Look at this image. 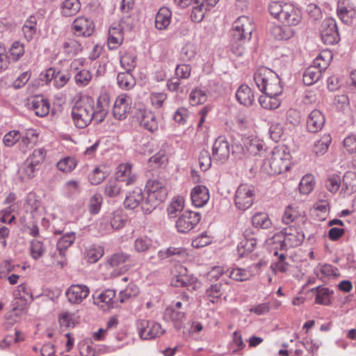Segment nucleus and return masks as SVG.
I'll use <instances>...</instances> for the list:
<instances>
[{
  "label": "nucleus",
  "mask_w": 356,
  "mask_h": 356,
  "mask_svg": "<svg viewBox=\"0 0 356 356\" xmlns=\"http://www.w3.org/2000/svg\"><path fill=\"white\" fill-rule=\"evenodd\" d=\"M315 302L320 305H328L330 304V296L332 293L326 287H317Z\"/></svg>",
  "instance_id": "obj_56"
},
{
  "label": "nucleus",
  "mask_w": 356,
  "mask_h": 356,
  "mask_svg": "<svg viewBox=\"0 0 356 356\" xmlns=\"http://www.w3.org/2000/svg\"><path fill=\"white\" fill-rule=\"evenodd\" d=\"M140 125L150 132H154L158 129V122L154 113L148 110L140 112Z\"/></svg>",
  "instance_id": "obj_31"
},
{
  "label": "nucleus",
  "mask_w": 356,
  "mask_h": 356,
  "mask_svg": "<svg viewBox=\"0 0 356 356\" xmlns=\"http://www.w3.org/2000/svg\"><path fill=\"white\" fill-rule=\"evenodd\" d=\"M356 192V173L346 172L341 179V188L340 195L342 197L350 196Z\"/></svg>",
  "instance_id": "obj_23"
},
{
  "label": "nucleus",
  "mask_w": 356,
  "mask_h": 356,
  "mask_svg": "<svg viewBox=\"0 0 356 356\" xmlns=\"http://www.w3.org/2000/svg\"><path fill=\"white\" fill-rule=\"evenodd\" d=\"M185 207V199L178 195L172 197L167 207V213L170 218H175L178 213L183 211Z\"/></svg>",
  "instance_id": "obj_35"
},
{
  "label": "nucleus",
  "mask_w": 356,
  "mask_h": 356,
  "mask_svg": "<svg viewBox=\"0 0 356 356\" xmlns=\"http://www.w3.org/2000/svg\"><path fill=\"white\" fill-rule=\"evenodd\" d=\"M152 245V239L147 236L137 238L134 243V248L137 252H145L147 251Z\"/></svg>",
  "instance_id": "obj_60"
},
{
  "label": "nucleus",
  "mask_w": 356,
  "mask_h": 356,
  "mask_svg": "<svg viewBox=\"0 0 356 356\" xmlns=\"http://www.w3.org/2000/svg\"><path fill=\"white\" fill-rule=\"evenodd\" d=\"M29 300L19 296H15L13 303V311L16 316H20L26 312L28 309Z\"/></svg>",
  "instance_id": "obj_53"
},
{
  "label": "nucleus",
  "mask_w": 356,
  "mask_h": 356,
  "mask_svg": "<svg viewBox=\"0 0 356 356\" xmlns=\"http://www.w3.org/2000/svg\"><path fill=\"white\" fill-rule=\"evenodd\" d=\"M29 105L37 116L42 118L49 113V102L42 95H36L31 98Z\"/></svg>",
  "instance_id": "obj_18"
},
{
  "label": "nucleus",
  "mask_w": 356,
  "mask_h": 356,
  "mask_svg": "<svg viewBox=\"0 0 356 356\" xmlns=\"http://www.w3.org/2000/svg\"><path fill=\"white\" fill-rule=\"evenodd\" d=\"M279 95H270L265 94L261 95L259 98L260 105L265 109H276L281 104L280 100L278 99Z\"/></svg>",
  "instance_id": "obj_43"
},
{
  "label": "nucleus",
  "mask_w": 356,
  "mask_h": 356,
  "mask_svg": "<svg viewBox=\"0 0 356 356\" xmlns=\"http://www.w3.org/2000/svg\"><path fill=\"white\" fill-rule=\"evenodd\" d=\"M332 143V137L330 134H324L321 138L316 140L313 147V152L316 155L325 154Z\"/></svg>",
  "instance_id": "obj_38"
},
{
  "label": "nucleus",
  "mask_w": 356,
  "mask_h": 356,
  "mask_svg": "<svg viewBox=\"0 0 356 356\" xmlns=\"http://www.w3.org/2000/svg\"><path fill=\"white\" fill-rule=\"evenodd\" d=\"M75 234L68 233L62 236L57 243V252H64L70 247L75 241Z\"/></svg>",
  "instance_id": "obj_61"
},
{
  "label": "nucleus",
  "mask_w": 356,
  "mask_h": 356,
  "mask_svg": "<svg viewBox=\"0 0 356 356\" xmlns=\"http://www.w3.org/2000/svg\"><path fill=\"white\" fill-rule=\"evenodd\" d=\"M109 104L110 98L108 95L105 93L100 95L97 102L96 108H95L94 120L97 122L103 121L108 113Z\"/></svg>",
  "instance_id": "obj_25"
},
{
  "label": "nucleus",
  "mask_w": 356,
  "mask_h": 356,
  "mask_svg": "<svg viewBox=\"0 0 356 356\" xmlns=\"http://www.w3.org/2000/svg\"><path fill=\"white\" fill-rule=\"evenodd\" d=\"M307 220L305 211L296 204H289L286 207L282 217V222L286 225L293 222L303 225L306 222Z\"/></svg>",
  "instance_id": "obj_11"
},
{
  "label": "nucleus",
  "mask_w": 356,
  "mask_h": 356,
  "mask_svg": "<svg viewBox=\"0 0 356 356\" xmlns=\"http://www.w3.org/2000/svg\"><path fill=\"white\" fill-rule=\"evenodd\" d=\"M138 293V287L134 283H129L124 290L120 292V302H124L129 298L136 297Z\"/></svg>",
  "instance_id": "obj_62"
},
{
  "label": "nucleus",
  "mask_w": 356,
  "mask_h": 356,
  "mask_svg": "<svg viewBox=\"0 0 356 356\" xmlns=\"http://www.w3.org/2000/svg\"><path fill=\"white\" fill-rule=\"evenodd\" d=\"M81 9L79 0H65L60 5V13L64 17L75 15Z\"/></svg>",
  "instance_id": "obj_34"
},
{
  "label": "nucleus",
  "mask_w": 356,
  "mask_h": 356,
  "mask_svg": "<svg viewBox=\"0 0 356 356\" xmlns=\"http://www.w3.org/2000/svg\"><path fill=\"white\" fill-rule=\"evenodd\" d=\"M145 191L147 197L143 204V211L145 213H149L165 201L168 195V190L164 181L152 179L147 182Z\"/></svg>",
  "instance_id": "obj_2"
},
{
  "label": "nucleus",
  "mask_w": 356,
  "mask_h": 356,
  "mask_svg": "<svg viewBox=\"0 0 356 356\" xmlns=\"http://www.w3.org/2000/svg\"><path fill=\"white\" fill-rule=\"evenodd\" d=\"M321 36L325 44H334L340 40L336 21L332 18H327L321 24Z\"/></svg>",
  "instance_id": "obj_10"
},
{
  "label": "nucleus",
  "mask_w": 356,
  "mask_h": 356,
  "mask_svg": "<svg viewBox=\"0 0 356 356\" xmlns=\"http://www.w3.org/2000/svg\"><path fill=\"white\" fill-rule=\"evenodd\" d=\"M255 196L254 188L252 185L242 184L237 188L234 195V203L236 208L245 211L253 204Z\"/></svg>",
  "instance_id": "obj_6"
},
{
  "label": "nucleus",
  "mask_w": 356,
  "mask_h": 356,
  "mask_svg": "<svg viewBox=\"0 0 356 356\" xmlns=\"http://www.w3.org/2000/svg\"><path fill=\"white\" fill-rule=\"evenodd\" d=\"M325 188L332 194L340 193L341 188V178L337 174H332L327 177L325 181Z\"/></svg>",
  "instance_id": "obj_47"
},
{
  "label": "nucleus",
  "mask_w": 356,
  "mask_h": 356,
  "mask_svg": "<svg viewBox=\"0 0 356 356\" xmlns=\"http://www.w3.org/2000/svg\"><path fill=\"white\" fill-rule=\"evenodd\" d=\"M131 97L126 94H120L117 97L113 104V117L119 120L125 119L131 111Z\"/></svg>",
  "instance_id": "obj_13"
},
{
  "label": "nucleus",
  "mask_w": 356,
  "mask_h": 356,
  "mask_svg": "<svg viewBox=\"0 0 356 356\" xmlns=\"http://www.w3.org/2000/svg\"><path fill=\"white\" fill-rule=\"evenodd\" d=\"M208 99L207 92L198 87L193 88L189 94V102L191 106H199L204 104Z\"/></svg>",
  "instance_id": "obj_40"
},
{
  "label": "nucleus",
  "mask_w": 356,
  "mask_h": 356,
  "mask_svg": "<svg viewBox=\"0 0 356 356\" xmlns=\"http://www.w3.org/2000/svg\"><path fill=\"white\" fill-rule=\"evenodd\" d=\"M104 253V248L101 245H92L86 250V258L90 263H96Z\"/></svg>",
  "instance_id": "obj_48"
},
{
  "label": "nucleus",
  "mask_w": 356,
  "mask_h": 356,
  "mask_svg": "<svg viewBox=\"0 0 356 356\" xmlns=\"http://www.w3.org/2000/svg\"><path fill=\"white\" fill-rule=\"evenodd\" d=\"M38 135L35 129H30L21 134V143L26 147H33L38 142Z\"/></svg>",
  "instance_id": "obj_55"
},
{
  "label": "nucleus",
  "mask_w": 356,
  "mask_h": 356,
  "mask_svg": "<svg viewBox=\"0 0 356 356\" xmlns=\"http://www.w3.org/2000/svg\"><path fill=\"white\" fill-rule=\"evenodd\" d=\"M92 75L89 70H81L74 76L76 84L79 87H84L89 84L92 80Z\"/></svg>",
  "instance_id": "obj_63"
},
{
  "label": "nucleus",
  "mask_w": 356,
  "mask_h": 356,
  "mask_svg": "<svg viewBox=\"0 0 356 356\" xmlns=\"http://www.w3.org/2000/svg\"><path fill=\"white\" fill-rule=\"evenodd\" d=\"M37 31V19L35 16L31 15L25 21L23 26L22 31L25 38L30 41L33 39Z\"/></svg>",
  "instance_id": "obj_42"
},
{
  "label": "nucleus",
  "mask_w": 356,
  "mask_h": 356,
  "mask_svg": "<svg viewBox=\"0 0 356 356\" xmlns=\"http://www.w3.org/2000/svg\"><path fill=\"white\" fill-rule=\"evenodd\" d=\"M115 291L112 289H106L102 291L96 298L95 302L104 309L114 307L115 302Z\"/></svg>",
  "instance_id": "obj_32"
},
{
  "label": "nucleus",
  "mask_w": 356,
  "mask_h": 356,
  "mask_svg": "<svg viewBox=\"0 0 356 356\" xmlns=\"http://www.w3.org/2000/svg\"><path fill=\"white\" fill-rule=\"evenodd\" d=\"M291 156L284 146L275 147L268 159L270 173L278 175L290 168Z\"/></svg>",
  "instance_id": "obj_4"
},
{
  "label": "nucleus",
  "mask_w": 356,
  "mask_h": 356,
  "mask_svg": "<svg viewBox=\"0 0 356 356\" xmlns=\"http://www.w3.org/2000/svg\"><path fill=\"white\" fill-rule=\"evenodd\" d=\"M149 162L155 167H165L168 164V157L165 150H160L149 158Z\"/></svg>",
  "instance_id": "obj_64"
},
{
  "label": "nucleus",
  "mask_w": 356,
  "mask_h": 356,
  "mask_svg": "<svg viewBox=\"0 0 356 356\" xmlns=\"http://www.w3.org/2000/svg\"><path fill=\"white\" fill-rule=\"evenodd\" d=\"M117 83L122 89L129 90L135 85V79L129 72H120L117 76Z\"/></svg>",
  "instance_id": "obj_51"
},
{
  "label": "nucleus",
  "mask_w": 356,
  "mask_h": 356,
  "mask_svg": "<svg viewBox=\"0 0 356 356\" xmlns=\"http://www.w3.org/2000/svg\"><path fill=\"white\" fill-rule=\"evenodd\" d=\"M46 156L47 151L44 148H37L32 152L26 161L38 170Z\"/></svg>",
  "instance_id": "obj_45"
},
{
  "label": "nucleus",
  "mask_w": 356,
  "mask_h": 356,
  "mask_svg": "<svg viewBox=\"0 0 356 356\" xmlns=\"http://www.w3.org/2000/svg\"><path fill=\"white\" fill-rule=\"evenodd\" d=\"M316 181L314 177L311 174L305 175L299 184V190L302 194L308 195L314 188Z\"/></svg>",
  "instance_id": "obj_49"
},
{
  "label": "nucleus",
  "mask_w": 356,
  "mask_h": 356,
  "mask_svg": "<svg viewBox=\"0 0 356 356\" xmlns=\"http://www.w3.org/2000/svg\"><path fill=\"white\" fill-rule=\"evenodd\" d=\"M230 154V145L225 136L218 137L212 146V158L214 162L224 163Z\"/></svg>",
  "instance_id": "obj_12"
},
{
  "label": "nucleus",
  "mask_w": 356,
  "mask_h": 356,
  "mask_svg": "<svg viewBox=\"0 0 356 356\" xmlns=\"http://www.w3.org/2000/svg\"><path fill=\"white\" fill-rule=\"evenodd\" d=\"M274 254L277 256V261L271 264V269L275 273H286L290 267V264L288 261L289 259L284 254H279L277 251L275 252Z\"/></svg>",
  "instance_id": "obj_46"
},
{
  "label": "nucleus",
  "mask_w": 356,
  "mask_h": 356,
  "mask_svg": "<svg viewBox=\"0 0 356 356\" xmlns=\"http://www.w3.org/2000/svg\"><path fill=\"white\" fill-rule=\"evenodd\" d=\"M302 18V12L298 7L291 3H284L280 19L282 24L293 27L300 23Z\"/></svg>",
  "instance_id": "obj_14"
},
{
  "label": "nucleus",
  "mask_w": 356,
  "mask_h": 356,
  "mask_svg": "<svg viewBox=\"0 0 356 356\" xmlns=\"http://www.w3.org/2000/svg\"><path fill=\"white\" fill-rule=\"evenodd\" d=\"M95 102L86 96L77 101L72 110V117L75 126L79 129L86 127L94 119Z\"/></svg>",
  "instance_id": "obj_3"
},
{
  "label": "nucleus",
  "mask_w": 356,
  "mask_h": 356,
  "mask_svg": "<svg viewBox=\"0 0 356 356\" xmlns=\"http://www.w3.org/2000/svg\"><path fill=\"white\" fill-rule=\"evenodd\" d=\"M71 30L78 37H89L95 30L93 22L86 17H76L72 22Z\"/></svg>",
  "instance_id": "obj_15"
},
{
  "label": "nucleus",
  "mask_w": 356,
  "mask_h": 356,
  "mask_svg": "<svg viewBox=\"0 0 356 356\" xmlns=\"http://www.w3.org/2000/svg\"><path fill=\"white\" fill-rule=\"evenodd\" d=\"M254 82L258 88L265 94L280 95L282 86L278 75L270 69L261 67L254 74Z\"/></svg>",
  "instance_id": "obj_1"
},
{
  "label": "nucleus",
  "mask_w": 356,
  "mask_h": 356,
  "mask_svg": "<svg viewBox=\"0 0 356 356\" xmlns=\"http://www.w3.org/2000/svg\"><path fill=\"white\" fill-rule=\"evenodd\" d=\"M136 326L138 329L141 338L151 339L161 336L165 330L161 324L148 321L145 319H139L136 321Z\"/></svg>",
  "instance_id": "obj_9"
},
{
  "label": "nucleus",
  "mask_w": 356,
  "mask_h": 356,
  "mask_svg": "<svg viewBox=\"0 0 356 356\" xmlns=\"http://www.w3.org/2000/svg\"><path fill=\"white\" fill-rule=\"evenodd\" d=\"M201 215L193 211H184L176 221V228L180 233H188L194 229L200 222Z\"/></svg>",
  "instance_id": "obj_8"
},
{
  "label": "nucleus",
  "mask_w": 356,
  "mask_h": 356,
  "mask_svg": "<svg viewBox=\"0 0 356 356\" xmlns=\"http://www.w3.org/2000/svg\"><path fill=\"white\" fill-rule=\"evenodd\" d=\"M145 200L142 189L136 187L127 195L124 201V206L127 209H134L140 205L143 209Z\"/></svg>",
  "instance_id": "obj_21"
},
{
  "label": "nucleus",
  "mask_w": 356,
  "mask_h": 356,
  "mask_svg": "<svg viewBox=\"0 0 356 356\" xmlns=\"http://www.w3.org/2000/svg\"><path fill=\"white\" fill-rule=\"evenodd\" d=\"M223 284L216 283L209 286L205 292L206 298L212 303H216L223 294Z\"/></svg>",
  "instance_id": "obj_44"
},
{
  "label": "nucleus",
  "mask_w": 356,
  "mask_h": 356,
  "mask_svg": "<svg viewBox=\"0 0 356 356\" xmlns=\"http://www.w3.org/2000/svg\"><path fill=\"white\" fill-rule=\"evenodd\" d=\"M322 72L314 65L308 67L302 77L303 83L307 86H311L316 83L321 76Z\"/></svg>",
  "instance_id": "obj_39"
},
{
  "label": "nucleus",
  "mask_w": 356,
  "mask_h": 356,
  "mask_svg": "<svg viewBox=\"0 0 356 356\" xmlns=\"http://www.w3.org/2000/svg\"><path fill=\"white\" fill-rule=\"evenodd\" d=\"M280 241L281 249H289L300 246L305 240V234L300 227L289 225L274 236Z\"/></svg>",
  "instance_id": "obj_5"
},
{
  "label": "nucleus",
  "mask_w": 356,
  "mask_h": 356,
  "mask_svg": "<svg viewBox=\"0 0 356 356\" xmlns=\"http://www.w3.org/2000/svg\"><path fill=\"white\" fill-rule=\"evenodd\" d=\"M254 29L252 20L247 16L242 15L234 22L232 35L236 40H249Z\"/></svg>",
  "instance_id": "obj_7"
},
{
  "label": "nucleus",
  "mask_w": 356,
  "mask_h": 356,
  "mask_svg": "<svg viewBox=\"0 0 356 356\" xmlns=\"http://www.w3.org/2000/svg\"><path fill=\"white\" fill-rule=\"evenodd\" d=\"M337 15L343 23L350 24L356 17V10L349 3L345 5L343 2L339 3L337 8Z\"/></svg>",
  "instance_id": "obj_29"
},
{
  "label": "nucleus",
  "mask_w": 356,
  "mask_h": 356,
  "mask_svg": "<svg viewBox=\"0 0 356 356\" xmlns=\"http://www.w3.org/2000/svg\"><path fill=\"white\" fill-rule=\"evenodd\" d=\"M124 40L123 29L120 24L113 23L108 30V47L110 49H117Z\"/></svg>",
  "instance_id": "obj_19"
},
{
  "label": "nucleus",
  "mask_w": 356,
  "mask_h": 356,
  "mask_svg": "<svg viewBox=\"0 0 356 356\" xmlns=\"http://www.w3.org/2000/svg\"><path fill=\"white\" fill-rule=\"evenodd\" d=\"M209 189L204 186H195L191 192L192 204L196 207L204 206L209 200Z\"/></svg>",
  "instance_id": "obj_20"
},
{
  "label": "nucleus",
  "mask_w": 356,
  "mask_h": 356,
  "mask_svg": "<svg viewBox=\"0 0 356 356\" xmlns=\"http://www.w3.org/2000/svg\"><path fill=\"white\" fill-rule=\"evenodd\" d=\"M115 179L118 181L125 182L127 185L135 183L136 176L132 172V165L130 163L120 164L115 172Z\"/></svg>",
  "instance_id": "obj_22"
},
{
  "label": "nucleus",
  "mask_w": 356,
  "mask_h": 356,
  "mask_svg": "<svg viewBox=\"0 0 356 356\" xmlns=\"http://www.w3.org/2000/svg\"><path fill=\"white\" fill-rule=\"evenodd\" d=\"M129 259L130 255L125 252H116L109 257L108 264L113 268L118 267L128 261Z\"/></svg>",
  "instance_id": "obj_59"
},
{
  "label": "nucleus",
  "mask_w": 356,
  "mask_h": 356,
  "mask_svg": "<svg viewBox=\"0 0 356 356\" xmlns=\"http://www.w3.org/2000/svg\"><path fill=\"white\" fill-rule=\"evenodd\" d=\"M163 318L166 321L173 323L176 329H181V324L186 318V314L176 307H168L163 314Z\"/></svg>",
  "instance_id": "obj_27"
},
{
  "label": "nucleus",
  "mask_w": 356,
  "mask_h": 356,
  "mask_svg": "<svg viewBox=\"0 0 356 356\" xmlns=\"http://www.w3.org/2000/svg\"><path fill=\"white\" fill-rule=\"evenodd\" d=\"M252 223L255 227L268 229L272 226V220L266 212H257L252 217Z\"/></svg>",
  "instance_id": "obj_41"
},
{
  "label": "nucleus",
  "mask_w": 356,
  "mask_h": 356,
  "mask_svg": "<svg viewBox=\"0 0 356 356\" xmlns=\"http://www.w3.org/2000/svg\"><path fill=\"white\" fill-rule=\"evenodd\" d=\"M325 118L323 113L318 110H313L307 120V128L309 132L316 133L324 126Z\"/></svg>",
  "instance_id": "obj_24"
},
{
  "label": "nucleus",
  "mask_w": 356,
  "mask_h": 356,
  "mask_svg": "<svg viewBox=\"0 0 356 356\" xmlns=\"http://www.w3.org/2000/svg\"><path fill=\"white\" fill-rule=\"evenodd\" d=\"M271 35L277 40H287L295 35V30L292 26L286 25H274L270 29Z\"/></svg>",
  "instance_id": "obj_30"
},
{
  "label": "nucleus",
  "mask_w": 356,
  "mask_h": 356,
  "mask_svg": "<svg viewBox=\"0 0 356 356\" xmlns=\"http://www.w3.org/2000/svg\"><path fill=\"white\" fill-rule=\"evenodd\" d=\"M246 148L250 154L257 155L266 151V145L264 140L258 138H254L249 140L246 145Z\"/></svg>",
  "instance_id": "obj_50"
},
{
  "label": "nucleus",
  "mask_w": 356,
  "mask_h": 356,
  "mask_svg": "<svg viewBox=\"0 0 356 356\" xmlns=\"http://www.w3.org/2000/svg\"><path fill=\"white\" fill-rule=\"evenodd\" d=\"M315 274L322 280L331 277H337L339 275L338 268L330 264L318 265L315 269Z\"/></svg>",
  "instance_id": "obj_36"
},
{
  "label": "nucleus",
  "mask_w": 356,
  "mask_h": 356,
  "mask_svg": "<svg viewBox=\"0 0 356 356\" xmlns=\"http://www.w3.org/2000/svg\"><path fill=\"white\" fill-rule=\"evenodd\" d=\"M245 344L242 339L240 332L235 331L232 334V341L229 344V350L232 355L236 354L238 351L243 350Z\"/></svg>",
  "instance_id": "obj_54"
},
{
  "label": "nucleus",
  "mask_w": 356,
  "mask_h": 356,
  "mask_svg": "<svg viewBox=\"0 0 356 356\" xmlns=\"http://www.w3.org/2000/svg\"><path fill=\"white\" fill-rule=\"evenodd\" d=\"M252 273L250 270L235 268L229 272V277L238 282H244L250 279Z\"/></svg>",
  "instance_id": "obj_57"
},
{
  "label": "nucleus",
  "mask_w": 356,
  "mask_h": 356,
  "mask_svg": "<svg viewBox=\"0 0 356 356\" xmlns=\"http://www.w3.org/2000/svg\"><path fill=\"white\" fill-rule=\"evenodd\" d=\"M76 165L77 161L72 156L65 157L57 163L58 169L64 172H70L72 171Z\"/></svg>",
  "instance_id": "obj_58"
},
{
  "label": "nucleus",
  "mask_w": 356,
  "mask_h": 356,
  "mask_svg": "<svg viewBox=\"0 0 356 356\" xmlns=\"http://www.w3.org/2000/svg\"><path fill=\"white\" fill-rule=\"evenodd\" d=\"M236 97L238 102L244 106H250L254 101V93L247 85H241L238 88Z\"/></svg>",
  "instance_id": "obj_33"
},
{
  "label": "nucleus",
  "mask_w": 356,
  "mask_h": 356,
  "mask_svg": "<svg viewBox=\"0 0 356 356\" xmlns=\"http://www.w3.org/2000/svg\"><path fill=\"white\" fill-rule=\"evenodd\" d=\"M219 0H195L197 6L193 8L191 17L195 22H201L205 13L214 7Z\"/></svg>",
  "instance_id": "obj_17"
},
{
  "label": "nucleus",
  "mask_w": 356,
  "mask_h": 356,
  "mask_svg": "<svg viewBox=\"0 0 356 356\" xmlns=\"http://www.w3.org/2000/svg\"><path fill=\"white\" fill-rule=\"evenodd\" d=\"M79 348L81 356H96L102 353L101 346L95 344L90 338L82 339Z\"/></svg>",
  "instance_id": "obj_26"
},
{
  "label": "nucleus",
  "mask_w": 356,
  "mask_h": 356,
  "mask_svg": "<svg viewBox=\"0 0 356 356\" xmlns=\"http://www.w3.org/2000/svg\"><path fill=\"white\" fill-rule=\"evenodd\" d=\"M332 57V56L330 51H323L314 59L313 65L320 69L322 72L327 67Z\"/></svg>",
  "instance_id": "obj_52"
},
{
  "label": "nucleus",
  "mask_w": 356,
  "mask_h": 356,
  "mask_svg": "<svg viewBox=\"0 0 356 356\" xmlns=\"http://www.w3.org/2000/svg\"><path fill=\"white\" fill-rule=\"evenodd\" d=\"M36 168L25 161L19 168L17 177L21 181H27L35 177Z\"/></svg>",
  "instance_id": "obj_37"
},
{
  "label": "nucleus",
  "mask_w": 356,
  "mask_h": 356,
  "mask_svg": "<svg viewBox=\"0 0 356 356\" xmlns=\"http://www.w3.org/2000/svg\"><path fill=\"white\" fill-rule=\"evenodd\" d=\"M67 300L73 304H80L90 293L88 286L84 284H72L66 291Z\"/></svg>",
  "instance_id": "obj_16"
},
{
  "label": "nucleus",
  "mask_w": 356,
  "mask_h": 356,
  "mask_svg": "<svg viewBox=\"0 0 356 356\" xmlns=\"http://www.w3.org/2000/svg\"><path fill=\"white\" fill-rule=\"evenodd\" d=\"M171 18V10L167 7H161L155 16V27L159 30L166 29L170 24Z\"/></svg>",
  "instance_id": "obj_28"
}]
</instances>
